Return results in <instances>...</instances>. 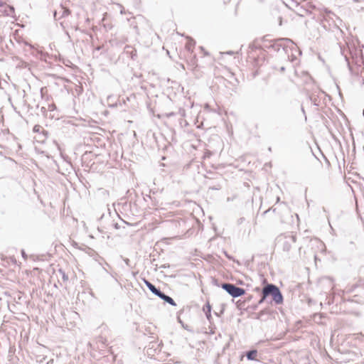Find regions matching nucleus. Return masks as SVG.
I'll return each mask as SVG.
<instances>
[{"mask_svg": "<svg viewBox=\"0 0 364 364\" xmlns=\"http://www.w3.org/2000/svg\"><path fill=\"white\" fill-rule=\"evenodd\" d=\"M8 0H0V16H14L15 9L14 6L8 4Z\"/></svg>", "mask_w": 364, "mask_h": 364, "instance_id": "nucleus-4", "label": "nucleus"}, {"mask_svg": "<svg viewBox=\"0 0 364 364\" xmlns=\"http://www.w3.org/2000/svg\"><path fill=\"white\" fill-rule=\"evenodd\" d=\"M61 9L63 10V16H68L70 14V11L63 6H61Z\"/></svg>", "mask_w": 364, "mask_h": 364, "instance_id": "nucleus-8", "label": "nucleus"}, {"mask_svg": "<svg viewBox=\"0 0 364 364\" xmlns=\"http://www.w3.org/2000/svg\"><path fill=\"white\" fill-rule=\"evenodd\" d=\"M244 304H245V301H242L241 300H238V301H237V306L238 308H240V309H242V306H244Z\"/></svg>", "mask_w": 364, "mask_h": 364, "instance_id": "nucleus-10", "label": "nucleus"}, {"mask_svg": "<svg viewBox=\"0 0 364 364\" xmlns=\"http://www.w3.org/2000/svg\"><path fill=\"white\" fill-rule=\"evenodd\" d=\"M315 162L319 165H321V162L318 161L317 159H315Z\"/></svg>", "mask_w": 364, "mask_h": 364, "instance_id": "nucleus-11", "label": "nucleus"}, {"mask_svg": "<svg viewBox=\"0 0 364 364\" xmlns=\"http://www.w3.org/2000/svg\"><path fill=\"white\" fill-rule=\"evenodd\" d=\"M195 46H196V42L191 38H188L187 42L186 43V46H185L186 48L188 50L193 52V49L195 48Z\"/></svg>", "mask_w": 364, "mask_h": 364, "instance_id": "nucleus-5", "label": "nucleus"}, {"mask_svg": "<svg viewBox=\"0 0 364 364\" xmlns=\"http://www.w3.org/2000/svg\"><path fill=\"white\" fill-rule=\"evenodd\" d=\"M41 129H42V127L41 125L36 124L33 127V130L34 132H39Z\"/></svg>", "mask_w": 364, "mask_h": 364, "instance_id": "nucleus-9", "label": "nucleus"}, {"mask_svg": "<svg viewBox=\"0 0 364 364\" xmlns=\"http://www.w3.org/2000/svg\"><path fill=\"white\" fill-rule=\"evenodd\" d=\"M208 311H210V306L208 304Z\"/></svg>", "mask_w": 364, "mask_h": 364, "instance_id": "nucleus-12", "label": "nucleus"}, {"mask_svg": "<svg viewBox=\"0 0 364 364\" xmlns=\"http://www.w3.org/2000/svg\"><path fill=\"white\" fill-rule=\"evenodd\" d=\"M252 297V296H250V297L248 298V300L249 301L251 300Z\"/></svg>", "mask_w": 364, "mask_h": 364, "instance_id": "nucleus-13", "label": "nucleus"}, {"mask_svg": "<svg viewBox=\"0 0 364 364\" xmlns=\"http://www.w3.org/2000/svg\"><path fill=\"white\" fill-rule=\"evenodd\" d=\"M222 288L233 297L242 296L245 293V290L244 289L235 287L232 284H223Z\"/></svg>", "mask_w": 364, "mask_h": 364, "instance_id": "nucleus-3", "label": "nucleus"}, {"mask_svg": "<svg viewBox=\"0 0 364 364\" xmlns=\"http://www.w3.org/2000/svg\"><path fill=\"white\" fill-rule=\"evenodd\" d=\"M189 69L191 70V71H194L196 70L197 67H198V63H197V59L196 58V57H194L191 63H189Z\"/></svg>", "mask_w": 364, "mask_h": 364, "instance_id": "nucleus-7", "label": "nucleus"}, {"mask_svg": "<svg viewBox=\"0 0 364 364\" xmlns=\"http://www.w3.org/2000/svg\"><path fill=\"white\" fill-rule=\"evenodd\" d=\"M271 295L273 300L277 304H280L283 302V296L277 287L274 284H267L262 289V296L259 301V304H262L266 299V298Z\"/></svg>", "mask_w": 364, "mask_h": 364, "instance_id": "nucleus-1", "label": "nucleus"}, {"mask_svg": "<svg viewBox=\"0 0 364 364\" xmlns=\"http://www.w3.org/2000/svg\"><path fill=\"white\" fill-rule=\"evenodd\" d=\"M145 284L149 288V289L155 295L158 296L161 299H164L165 301L168 302V304L175 306L176 303L173 301L172 298H171L168 296L165 295L162 292H161L159 290H158L151 282H149L147 280H144Z\"/></svg>", "mask_w": 364, "mask_h": 364, "instance_id": "nucleus-2", "label": "nucleus"}, {"mask_svg": "<svg viewBox=\"0 0 364 364\" xmlns=\"http://www.w3.org/2000/svg\"><path fill=\"white\" fill-rule=\"evenodd\" d=\"M257 351L256 350H250L247 353V357L249 360H257Z\"/></svg>", "mask_w": 364, "mask_h": 364, "instance_id": "nucleus-6", "label": "nucleus"}]
</instances>
